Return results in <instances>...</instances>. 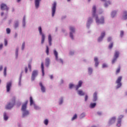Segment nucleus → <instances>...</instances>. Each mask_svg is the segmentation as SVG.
Instances as JSON below:
<instances>
[{"instance_id":"nucleus-54","label":"nucleus","mask_w":127,"mask_h":127,"mask_svg":"<svg viewBox=\"0 0 127 127\" xmlns=\"http://www.w3.org/2000/svg\"><path fill=\"white\" fill-rule=\"evenodd\" d=\"M63 103V99H61L60 101V105H61Z\"/></svg>"},{"instance_id":"nucleus-35","label":"nucleus","mask_w":127,"mask_h":127,"mask_svg":"<svg viewBox=\"0 0 127 127\" xmlns=\"http://www.w3.org/2000/svg\"><path fill=\"white\" fill-rule=\"evenodd\" d=\"M92 22H93V19L91 17L89 18L88 20V23H92Z\"/></svg>"},{"instance_id":"nucleus-3","label":"nucleus","mask_w":127,"mask_h":127,"mask_svg":"<svg viewBox=\"0 0 127 127\" xmlns=\"http://www.w3.org/2000/svg\"><path fill=\"white\" fill-rule=\"evenodd\" d=\"M14 103H15V97H13L12 99V103H9L8 104L6 107L5 109L6 110H10L12 107L14 105Z\"/></svg>"},{"instance_id":"nucleus-56","label":"nucleus","mask_w":127,"mask_h":127,"mask_svg":"<svg viewBox=\"0 0 127 127\" xmlns=\"http://www.w3.org/2000/svg\"><path fill=\"white\" fill-rule=\"evenodd\" d=\"M2 46H3L2 44L0 45V49H1V48H2Z\"/></svg>"},{"instance_id":"nucleus-8","label":"nucleus","mask_w":127,"mask_h":127,"mask_svg":"<svg viewBox=\"0 0 127 127\" xmlns=\"http://www.w3.org/2000/svg\"><path fill=\"white\" fill-rule=\"evenodd\" d=\"M38 75V71L37 70H34L32 73L31 80L32 81L34 80L35 77Z\"/></svg>"},{"instance_id":"nucleus-27","label":"nucleus","mask_w":127,"mask_h":127,"mask_svg":"<svg viewBox=\"0 0 127 127\" xmlns=\"http://www.w3.org/2000/svg\"><path fill=\"white\" fill-rule=\"evenodd\" d=\"M111 1H107V2L104 4V6H105V7H107V6H108L109 4H111Z\"/></svg>"},{"instance_id":"nucleus-29","label":"nucleus","mask_w":127,"mask_h":127,"mask_svg":"<svg viewBox=\"0 0 127 127\" xmlns=\"http://www.w3.org/2000/svg\"><path fill=\"white\" fill-rule=\"evenodd\" d=\"M46 53H47V55H49V48L48 46H46Z\"/></svg>"},{"instance_id":"nucleus-9","label":"nucleus","mask_w":127,"mask_h":127,"mask_svg":"<svg viewBox=\"0 0 127 127\" xmlns=\"http://www.w3.org/2000/svg\"><path fill=\"white\" fill-rule=\"evenodd\" d=\"M69 30L70 32V37L71 39H74V37H73V33L75 32V28H73V27H70Z\"/></svg>"},{"instance_id":"nucleus-34","label":"nucleus","mask_w":127,"mask_h":127,"mask_svg":"<svg viewBox=\"0 0 127 127\" xmlns=\"http://www.w3.org/2000/svg\"><path fill=\"white\" fill-rule=\"evenodd\" d=\"M48 123H49L48 119H46L44 121V124H45L46 126H47L48 125Z\"/></svg>"},{"instance_id":"nucleus-22","label":"nucleus","mask_w":127,"mask_h":127,"mask_svg":"<svg viewBox=\"0 0 127 127\" xmlns=\"http://www.w3.org/2000/svg\"><path fill=\"white\" fill-rule=\"evenodd\" d=\"M97 92H95L94 94H93V102H96V101H97Z\"/></svg>"},{"instance_id":"nucleus-2","label":"nucleus","mask_w":127,"mask_h":127,"mask_svg":"<svg viewBox=\"0 0 127 127\" xmlns=\"http://www.w3.org/2000/svg\"><path fill=\"white\" fill-rule=\"evenodd\" d=\"M27 104H28V101H26L24 104L22 105L21 111L23 112L22 118H24V117H26V116H28V115H29V112L28 111H26Z\"/></svg>"},{"instance_id":"nucleus-33","label":"nucleus","mask_w":127,"mask_h":127,"mask_svg":"<svg viewBox=\"0 0 127 127\" xmlns=\"http://www.w3.org/2000/svg\"><path fill=\"white\" fill-rule=\"evenodd\" d=\"M18 25H19V24H18V21H16L15 24H14V27L15 28H17V27H18Z\"/></svg>"},{"instance_id":"nucleus-50","label":"nucleus","mask_w":127,"mask_h":127,"mask_svg":"<svg viewBox=\"0 0 127 127\" xmlns=\"http://www.w3.org/2000/svg\"><path fill=\"white\" fill-rule=\"evenodd\" d=\"M107 40H108V42H110V41H111L112 40V37H108V38L107 39Z\"/></svg>"},{"instance_id":"nucleus-21","label":"nucleus","mask_w":127,"mask_h":127,"mask_svg":"<svg viewBox=\"0 0 127 127\" xmlns=\"http://www.w3.org/2000/svg\"><path fill=\"white\" fill-rule=\"evenodd\" d=\"M116 122V118L113 117L109 121V125H112V124H114Z\"/></svg>"},{"instance_id":"nucleus-17","label":"nucleus","mask_w":127,"mask_h":127,"mask_svg":"<svg viewBox=\"0 0 127 127\" xmlns=\"http://www.w3.org/2000/svg\"><path fill=\"white\" fill-rule=\"evenodd\" d=\"M40 0H35V4L36 8H38L39 6V3L40 2Z\"/></svg>"},{"instance_id":"nucleus-37","label":"nucleus","mask_w":127,"mask_h":127,"mask_svg":"<svg viewBox=\"0 0 127 127\" xmlns=\"http://www.w3.org/2000/svg\"><path fill=\"white\" fill-rule=\"evenodd\" d=\"M92 72H93V69H92V68H91V67H89L88 68V73L92 74Z\"/></svg>"},{"instance_id":"nucleus-45","label":"nucleus","mask_w":127,"mask_h":127,"mask_svg":"<svg viewBox=\"0 0 127 127\" xmlns=\"http://www.w3.org/2000/svg\"><path fill=\"white\" fill-rule=\"evenodd\" d=\"M23 25L25 26L24 23H25V16H24L23 19Z\"/></svg>"},{"instance_id":"nucleus-43","label":"nucleus","mask_w":127,"mask_h":127,"mask_svg":"<svg viewBox=\"0 0 127 127\" xmlns=\"http://www.w3.org/2000/svg\"><path fill=\"white\" fill-rule=\"evenodd\" d=\"M69 87L70 89H72V88L74 87V84H70Z\"/></svg>"},{"instance_id":"nucleus-46","label":"nucleus","mask_w":127,"mask_h":127,"mask_svg":"<svg viewBox=\"0 0 127 127\" xmlns=\"http://www.w3.org/2000/svg\"><path fill=\"white\" fill-rule=\"evenodd\" d=\"M123 36H124V32L123 31H121L120 33V36L121 37H123Z\"/></svg>"},{"instance_id":"nucleus-55","label":"nucleus","mask_w":127,"mask_h":127,"mask_svg":"<svg viewBox=\"0 0 127 127\" xmlns=\"http://www.w3.org/2000/svg\"><path fill=\"white\" fill-rule=\"evenodd\" d=\"M59 61H60L61 63L63 64V60H62V59H60Z\"/></svg>"},{"instance_id":"nucleus-7","label":"nucleus","mask_w":127,"mask_h":127,"mask_svg":"<svg viewBox=\"0 0 127 127\" xmlns=\"http://www.w3.org/2000/svg\"><path fill=\"white\" fill-rule=\"evenodd\" d=\"M123 79L122 76H119L117 80H116V83L117 84V88H120V87H122V79Z\"/></svg>"},{"instance_id":"nucleus-15","label":"nucleus","mask_w":127,"mask_h":127,"mask_svg":"<svg viewBox=\"0 0 127 127\" xmlns=\"http://www.w3.org/2000/svg\"><path fill=\"white\" fill-rule=\"evenodd\" d=\"M105 35H106V33H105V32H103L102 33H101V37H100L98 38V41H102V40H103V38H104V37H105Z\"/></svg>"},{"instance_id":"nucleus-41","label":"nucleus","mask_w":127,"mask_h":127,"mask_svg":"<svg viewBox=\"0 0 127 127\" xmlns=\"http://www.w3.org/2000/svg\"><path fill=\"white\" fill-rule=\"evenodd\" d=\"M24 47H25V42H23L22 45V50H24Z\"/></svg>"},{"instance_id":"nucleus-51","label":"nucleus","mask_w":127,"mask_h":127,"mask_svg":"<svg viewBox=\"0 0 127 127\" xmlns=\"http://www.w3.org/2000/svg\"><path fill=\"white\" fill-rule=\"evenodd\" d=\"M87 100H88V95H86L85 97V102H86V101H87Z\"/></svg>"},{"instance_id":"nucleus-53","label":"nucleus","mask_w":127,"mask_h":127,"mask_svg":"<svg viewBox=\"0 0 127 127\" xmlns=\"http://www.w3.org/2000/svg\"><path fill=\"white\" fill-rule=\"evenodd\" d=\"M27 71H28L27 67H25V73H27Z\"/></svg>"},{"instance_id":"nucleus-36","label":"nucleus","mask_w":127,"mask_h":127,"mask_svg":"<svg viewBox=\"0 0 127 127\" xmlns=\"http://www.w3.org/2000/svg\"><path fill=\"white\" fill-rule=\"evenodd\" d=\"M77 119V114H75L73 117L71 118V121H74V120H76Z\"/></svg>"},{"instance_id":"nucleus-32","label":"nucleus","mask_w":127,"mask_h":127,"mask_svg":"<svg viewBox=\"0 0 127 127\" xmlns=\"http://www.w3.org/2000/svg\"><path fill=\"white\" fill-rule=\"evenodd\" d=\"M120 72H121V66H119L117 69L116 70V74H119V73H120Z\"/></svg>"},{"instance_id":"nucleus-63","label":"nucleus","mask_w":127,"mask_h":127,"mask_svg":"<svg viewBox=\"0 0 127 127\" xmlns=\"http://www.w3.org/2000/svg\"><path fill=\"white\" fill-rule=\"evenodd\" d=\"M67 1H70L71 0H67Z\"/></svg>"},{"instance_id":"nucleus-26","label":"nucleus","mask_w":127,"mask_h":127,"mask_svg":"<svg viewBox=\"0 0 127 127\" xmlns=\"http://www.w3.org/2000/svg\"><path fill=\"white\" fill-rule=\"evenodd\" d=\"M121 123H122V119H119L117 126L119 127H121Z\"/></svg>"},{"instance_id":"nucleus-18","label":"nucleus","mask_w":127,"mask_h":127,"mask_svg":"<svg viewBox=\"0 0 127 127\" xmlns=\"http://www.w3.org/2000/svg\"><path fill=\"white\" fill-rule=\"evenodd\" d=\"M54 54L56 57V60H57V61H59V60L58 59V53L56 51V50H54Z\"/></svg>"},{"instance_id":"nucleus-5","label":"nucleus","mask_w":127,"mask_h":127,"mask_svg":"<svg viewBox=\"0 0 127 127\" xmlns=\"http://www.w3.org/2000/svg\"><path fill=\"white\" fill-rule=\"evenodd\" d=\"M56 6H57V3L56 2H54L52 4V16H54L55 14V12L56 11Z\"/></svg>"},{"instance_id":"nucleus-13","label":"nucleus","mask_w":127,"mask_h":127,"mask_svg":"<svg viewBox=\"0 0 127 127\" xmlns=\"http://www.w3.org/2000/svg\"><path fill=\"white\" fill-rule=\"evenodd\" d=\"M82 84H83V81H82V80H80L78 82V85L75 86V89L76 90H77L79 88H80V87H82Z\"/></svg>"},{"instance_id":"nucleus-23","label":"nucleus","mask_w":127,"mask_h":127,"mask_svg":"<svg viewBox=\"0 0 127 127\" xmlns=\"http://www.w3.org/2000/svg\"><path fill=\"white\" fill-rule=\"evenodd\" d=\"M123 18L124 19H127V11H125L123 13Z\"/></svg>"},{"instance_id":"nucleus-59","label":"nucleus","mask_w":127,"mask_h":127,"mask_svg":"<svg viewBox=\"0 0 127 127\" xmlns=\"http://www.w3.org/2000/svg\"><path fill=\"white\" fill-rule=\"evenodd\" d=\"M50 79H53V75H50Z\"/></svg>"},{"instance_id":"nucleus-39","label":"nucleus","mask_w":127,"mask_h":127,"mask_svg":"<svg viewBox=\"0 0 127 127\" xmlns=\"http://www.w3.org/2000/svg\"><path fill=\"white\" fill-rule=\"evenodd\" d=\"M6 33L7 34H9V33H10V29H9V28H7L6 29Z\"/></svg>"},{"instance_id":"nucleus-58","label":"nucleus","mask_w":127,"mask_h":127,"mask_svg":"<svg viewBox=\"0 0 127 127\" xmlns=\"http://www.w3.org/2000/svg\"><path fill=\"white\" fill-rule=\"evenodd\" d=\"M97 114H98V115H99V116H101V115H102V113H101V112H98Z\"/></svg>"},{"instance_id":"nucleus-4","label":"nucleus","mask_w":127,"mask_h":127,"mask_svg":"<svg viewBox=\"0 0 127 127\" xmlns=\"http://www.w3.org/2000/svg\"><path fill=\"white\" fill-rule=\"evenodd\" d=\"M38 30L40 35L42 36L41 44H43L44 43V41L45 40V35L42 33V28H41V26L39 27Z\"/></svg>"},{"instance_id":"nucleus-40","label":"nucleus","mask_w":127,"mask_h":127,"mask_svg":"<svg viewBox=\"0 0 127 127\" xmlns=\"http://www.w3.org/2000/svg\"><path fill=\"white\" fill-rule=\"evenodd\" d=\"M4 76H6V67L4 68V71H3Z\"/></svg>"},{"instance_id":"nucleus-47","label":"nucleus","mask_w":127,"mask_h":127,"mask_svg":"<svg viewBox=\"0 0 127 127\" xmlns=\"http://www.w3.org/2000/svg\"><path fill=\"white\" fill-rule=\"evenodd\" d=\"M4 45L5 46H6V45H7V40L6 39L4 40Z\"/></svg>"},{"instance_id":"nucleus-62","label":"nucleus","mask_w":127,"mask_h":127,"mask_svg":"<svg viewBox=\"0 0 127 127\" xmlns=\"http://www.w3.org/2000/svg\"><path fill=\"white\" fill-rule=\"evenodd\" d=\"M20 83H21V81H20V80L19 82V85H20Z\"/></svg>"},{"instance_id":"nucleus-10","label":"nucleus","mask_w":127,"mask_h":127,"mask_svg":"<svg viewBox=\"0 0 127 127\" xmlns=\"http://www.w3.org/2000/svg\"><path fill=\"white\" fill-rule=\"evenodd\" d=\"M0 8L2 10H8V7L4 3L1 4Z\"/></svg>"},{"instance_id":"nucleus-28","label":"nucleus","mask_w":127,"mask_h":127,"mask_svg":"<svg viewBox=\"0 0 127 127\" xmlns=\"http://www.w3.org/2000/svg\"><path fill=\"white\" fill-rule=\"evenodd\" d=\"M30 106H32V105H33V99L31 96L30 97Z\"/></svg>"},{"instance_id":"nucleus-44","label":"nucleus","mask_w":127,"mask_h":127,"mask_svg":"<svg viewBox=\"0 0 127 127\" xmlns=\"http://www.w3.org/2000/svg\"><path fill=\"white\" fill-rule=\"evenodd\" d=\"M34 107L35 110H38V109H39V107H38L37 106H36L35 105H34Z\"/></svg>"},{"instance_id":"nucleus-6","label":"nucleus","mask_w":127,"mask_h":127,"mask_svg":"<svg viewBox=\"0 0 127 127\" xmlns=\"http://www.w3.org/2000/svg\"><path fill=\"white\" fill-rule=\"evenodd\" d=\"M119 55H120V52H119V51H116L114 54V59L112 61V64H114L115 62L117 61V60L119 58Z\"/></svg>"},{"instance_id":"nucleus-64","label":"nucleus","mask_w":127,"mask_h":127,"mask_svg":"<svg viewBox=\"0 0 127 127\" xmlns=\"http://www.w3.org/2000/svg\"><path fill=\"white\" fill-rule=\"evenodd\" d=\"M96 127V126H93V127Z\"/></svg>"},{"instance_id":"nucleus-20","label":"nucleus","mask_w":127,"mask_h":127,"mask_svg":"<svg viewBox=\"0 0 127 127\" xmlns=\"http://www.w3.org/2000/svg\"><path fill=\"white\" fill-rule=\"evenodd\" d=\"M94 62L95 63V67H98V65H99V61H98V58L97 57H95L94 58Z\"/></svg>"},{"instance_id":"nucleus-61","label":"nucleus","mask_w":127,"mask_h":127,"mask_svg":"<svg viewBox=\"0 0 127 127\" xmlns=\"http://www.w3.org/2000/svg\"><path fill=\"white\" fill-rule=\"evenodd\" d=\"M21 0H17V2H19Z\"/></svg>"},{"instance_id":"nucleus-60","label":"nucleus","mask_w":127,"mask_h":127,"mask_svg":"<svg viewBox=\"0 0 127 127\" xmlns=\"http://www.w3.org/2000/svg\"><path fill=\"white\" fill-rule=\"evenodd\" d=\"M1 16H2V15H3V12L1 13Z\"/></svg>"},{"instance_id":"nucleus-16","label":"nucleus","mask_w":127,"mask_h":127,"mask_svg":"<svg viewBox=\"0 0 127 127\" xmlns=\"http://www.w3.org/2000/svg\"><path fill=\"white\" fill-rule=\"evenodd\" d=\"M48 41L50 46H51L52 45V38L51 37V35H49L48 36Z\"/></svg>"},{"instance_id":"nucleus-57","label":"nucleus","mask_w":127,"mask_h":127,"mask_svg":"<svg viewBox=\"0 0 127 127\" xmlns=\"http://www.w3.org/2000/svg\"><path fill=\"white\" fill-rule=\"evenodd\" d=\"M1 70H2V65L0 66V71H1Z\"/></svg>"},{"instance_id":"nucleus-49","label":"nucleus","mask_w":127,"mask_h":127,"mask_svg":"<svg viewBox=\"0 0 127 127\" xmlns=\"http://www.w3.org/2000/svg\"><path fill=\"white\" fill-rule=\"evenodd\" d=\"M16 55L17 57V55H18V48H17L16 50Z\"/></svg>"},{"instance_id":"nucleus-12","label":"nucleus","mask_w":127,"mask_h":127,"mask_svg":"<svg viewBox=\"0 0 127 127\" xmlns=\"http://www.w3.org/2000/svg\"><path fill=\"white\" fill-rule=\"evenodd\" d=\"M40 86L41 87V90L43 93H45V87L43 86V84H42V82H40L39 83Z\"/></svg>"},{"instance_id":"nucleus-19","label":"nucleus","mask_w":127,"mask_h":127,"mask_svg":"<svg viewBox=\"0 0 127 127\" xmlns=\"http://www.w3.org/2000/svg\"><path fill=\"white\" fill-rule=\"evenodd\" d=\"M41 68L43 76H44V64H43V62L41 63Z\"/></svg>"},{"instance_id":"nucleus-38","label":"nucleus","mask_w":127,"mask_h":127,"mask_svg":"<svg viewBox=\"0 0 127 127\" xmlns=\"http://www.w3.org/2000/svg\"><path fill=\"white\" fill-rule=\"evenodd\" d=\"M113 46H114V43H111L110 44L109 46V48L110 49H112V48H113Z\"/></svg>"},{"instance_id":"nucleus-25","label":"nucleus","mask_w":127,"mask_h":127,"mask_svg":"<svg viewBox=\"0 0 127 127\" xmlns=\"http://www.w3.org/2000/svg\"><path fill=\"white\" fill-rule=\"evenodd\" d=\"M78 94L80 96H84L85 95V93L82 90H78Z\"/></svg>"},{"instance_id":"nucleus-31","label":"nucleus","mask_w":127,"mask_h":127,"mask_svg":"<svg viewBox=\"0 0 127 127\" xmlns=\"http://www.w3.org/2000/svg\"><path fill=\"white\" fill-rule=\"evenodd\" d=\"M117 14V11H114L112 12L111 16L112 17H115V16Z\"/></svg>"},{"instance_id":"nucleus-1","label":"nucleus","mask_w":127,"mask_h":127,"mask_svg":"<svg viewBox=\"0 0 127 127\" xmlns=\"http://www.w3.org/2000/svg\"><path fill=\"white\" fill-rule=\"evenodd\" d=\"M96 6H93L92 10V16L93 17H95L96 22L97 24H103L105 22L104 17H102L101 19H99L98 15L96 14Z\"/></svg>"},{"instance_id":"nucleus-48","label":"nucleus","mask_w":127,"mask_h":127,"mask_svg":"<svg viewBox=\"0 0 127 127\" xmlns=\"http://www.w3.org/2000/svg\"><path fill=\"white\" fill-rule=\"evenodd\" d=\"M84 117H85V114L84 113L81 114V115H80V118L82 119L84 118Z\"/></svg>"},{"instance_id":"nucleus-11","label":"nucleus","mask_w":127,"mask_h":127,"mask_svg":"<svg viewBox=\"0 0 127 127\" xmlns=\"http://www.w3.org/2000/svg\"><path fill=\"white\" fill-rule=\"evenodd\" d=\"M11 85H12L11 82H9L7 83L6 88L7 92L10 91V88H11Z\"/></svg>"},{"instance_id":"nucleus-42","label":"nucleus","mask_w":127,"mask_h":127,"mask_svg":"<svg viewBox=\"0 0 127 127\" xmlns=\"http://www.w3.org/2000/svg\"><path fill=\"white\" fill-rule=\"evenodd\" d=\"M107 67H108V65L106 64H104L103 65H102V67L103 68H107Z\"/></svg>"},{"instance_id":"nucleus-30","label":"nucleus","mask_w":127,"mask_h":127,"mask_svg":"<svg viewBox=\"0 0 127 127\" xmlns=\"http://www.w3.org/2000/svg\"><path fill=\"white\" fill-rule=\"evenodd\" d=\"M96 103L90 104V108H91V109H94V108L96 107Z\"/></svg>"},{"instance_id":"nucleus-24","label":"nucleus","mask_w":127,"mask_h":127,"mask_svg":"<svg viewBox=\"0 0 127 127\" xmlns=\"http://www.w3.org/2000/svg\"><path fill=\"white\" fill-rule=\"evenodd\" d=\"M3 119L4 121H7V120H8V116H7L5 113H4L3 114Z\"/></svg>"},{"instance_id":"nucleus-14","label":"nucleus","mask_w":127,"mask_h":127,"mask_svg":"<svg viewBox=\"0 0 127 127\" xmlns=\"http://www.w3.org/2000/svg\"><path fill=\"white\" fill-rule=\"evenodd\" d=\"M50 64V59L49 58H47L45 60V65L46 67H49Z\"/></svg>"},{"instance_id":"nucleus-52","label":"nucleus","mask_w":127,"mask_h":127,"mask_svg":"<svg viewBox=\"0 0 127 127\" xmlns=\"http://www.w3.org/2000/svg\"><path fill=\"white\" fill-rule=\"evenodd\" d=\"M28 68L29 69L30 71H31V65H30V64H28Z\"/></svg>"}]
</instances>
